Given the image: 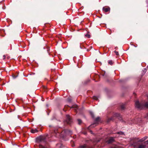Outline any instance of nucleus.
I'll list each match as a JSON object with an SVG mask.
<instances>
[{
	"label": "nucleus",
	"instance_id": "nucleus-1",
	"mask_svg": "<svg viewBox=\"0 0 148 148\" xmlns=\"http://www.w3.org/2000/svg\"><path fill=\"white\" fill-rule=\"evenodd\" d=\"M135 107L139 110H141L144 108H148V102L140 103L138 101H136L135 103Z\"/></svg>",
	"mask_w": 148,
	"mask_h": 148
},
{
	"label": "nucleus",
	"instance_id": "nucleus-2",
	"mask_svg": "<svg viewBox=\"0 0 148 148\" xmlns=\"http://www.w3.org/2000/svg\"><path fill=\"white\" fill-rule=\"evenodd\" d=\"M46 138L44 136H40L36 138V141L38 143L45 142Z\"/></svg>",
	"mask_w": 148,
	"mask_h": 148
},
{
	"label": "nucleus",
	"instance_id": "nucleus-3",
	"mask_svg": "<svg viewBox=\"0 0 148 148\" xmlns=\"http://www.w3.org/2000/svg\"><path fill=\"white\" fill-rule=\"evenodd\" d=\"M72 119L71 118L70 116L69 115H66V119L65 121V122L70 125L72 122Z\"/></svg>",
	"mask_w": 148,
	"mask_h": 148
},
{
	"label": "nucleus",
	"instance_id": "nucleus-4",
	"mask_svg": "<svg viewBox=\"0 0 148 148\" xmlns=\"http://www.w3.org/2000/svg\"><path fill=\"white\" fill-rule=\"evenodd\" d=\"M114 141V139L113 138L111 137L109 138L108 140H106L108 143H110Z\"/></svg>",
	"mask_w": 148,
	"mask_h": 148
},
{
	"label": "nucleus",
	"instance_id": "nucleus-5",
	"mask_svg": "<svg viewBox=\"0 0 148 148\" xmlns=\"http://www.w3.org/2000/svg\"><path fill=\"white\" fill-rule=\"evenodd\" d=\"M110 8L109 7L107 8L103 7V11H104L105 12H107L109 11H110Z\"/></svg>",
	"mask_w": 148,
	"mask_h": 148
},
{
	"label": "nucleus",
	"instance_id": "nucleus-6",
	"mask_svg": "<svg viewBox=\"0 0 148 148\" xmlns=\"http://www.w3.org/2000/svg\"><path fill=\"white\" fill-rule=\"evenodd\" d=\"M148 138V137L147 136H145L143 138H142L140 139L139 140V142H143L146 140V139H147Z\"/></svg>",
	"mask_w": 148,
	"mask_h": 148
},
{
	"label": "nucleus",
	"instance_id": "nucleus-7",
	"mask_svg": "<svg viewBox=\"0 0 148 148\" xmlns=\"http://www.w3.org/2000/svg\"><path fill=\"white\" fill-rule=\"evenodd\" d=\"M38 132V130L36 129H32L31 130V132L32 133H37V132Z\"/></svg>",
	"mask_w": 148,
	"mask_h": 148
},
{
	"label": "nucleus",
	"instance_id": "nucleus-8",
	"mask_svg": "<svg viewBox=\"0 0 148 148\" xmlns=\"http://www.w3.org/2000/svg\"><path fill=\"white\" fill-rule=\"evenodd\" d=\"M146 145L143 144H141L138 147V148H145Z\"/></svg>",
	"mask_w": 148,
	"mask_h": 148
},
{
	"label": "nucleus",
	"instance_id": "nucleus-9",
	"mask_svg": "<svg viewBox=\"0 0 148 148\" xmlns=\"http://www.w3.org/2000/svg\"><path fill=\"white\" fill-rule=\"evenodd\" d=\"M66 134H71L72 133V132L71 131L69 130H64Z\"/></svg>",
	"mask_w": 148,
	"mask_h": 148
},
{
	"label": "nucleus",
	"instance_id": "nucleus-10",
	"mask_svg": "<svg viewBox=\"0 0 148 148\" xmlns=\"http://www.w3.org/2000/svg\"><path fill=\"white\" fill-rule=\"evenodd\" d=\"M86 145H84L81 146L79 148H86Z\"/></svg>",
	"mask_w": 148,
	"mask_h": 148
},
{
	"label": "nucleus",
	"instance_id": "nucleus-11",
	"mask_svg": "<svg viewBox=\"0 0 148 148\" xmlns=\"http://www.w3.org/2000/svg\"><path fill=\"white\" fill-rule=\"evenodd\" d=\"M77 121L79 124H80L82 123V121L80 119H78Z\"/></svg>",
	"mask_w": 148,
	"mask_h": 148
},
{
	"label": "nucleus",
	"instance_id": "nucleus-12",
	"mask_svg": "<svg viewBox=\"0 0 148 148\" xmlns=\"http://www.w3.org/2000/svg\"><path fill=\"white\" fill-rule=\"evenodd\" d=\"M99 120H100L99 117H97L95 119V121L96 122H98L99 121Z\"/></svg>",
	"mask_w": 148,
	"mask_h": 148
},
{
	"label": "nucleus",
	"instance_id": "nucleus-13",
	"mask_svg": "<svg viewBox=\"0 0 148 148\" xmlns=\"http://www.w3.org/2000/svg\"><path fill=\"white\" fill-rule=\"evenodd\" d=\"M85 36L86 37H87L88 38H89L90 37V35L89 34H87L85 35Z\"/></svg>",
	"mask_w": 148,
	"mask_h": 148
},
{
	"label": "nucleus",
	"instance_id": "nucleus-14",
	"mask_svg": "<svg viewBox=\"0 0 148 148\" xmlns=\"http://www.w3.org/2000/svg\"><path fill=\"white\" fill-rule=\"evenodd\" d=\"M39 148H45V147L41 145H39Z\"/></svg>",
	"mask_w": 148,
	"mask_h": 148
},
{
	"label": "nucleus",
	"instance_id": "nucleus-15",
	"mask_svg": "<svg viewBox=\"0 0 148 148\" xmlns=\"http://www.w3.org/2000/svg\"><path fill=\"white\" fill-rule=\"evenodd\" d=\"M108 63L110 65L112 64V62L111 60H110L108 61Z\"/></svg>",
	"mask_w": 148,
	"mask_h": 148
},
{
	"label": "nucleus",
	"instance_id": "nucleus-16",
	"mask_svg": "<svg viewBox=\"0 0 148 148\" xmlns=\"http://www.w3.org/2000/svg\"><path fill=\"white\" fill-rule=\"evenodd\" d=\"M120 116V115L118 113H116L115 114V116H116L117 117H119Z\"/></svg>",
	"mask_w": 148,
	"mask_h": 148
},
{
	"label": "nucleus",
	"instance_id": "nucleus-17",
	"mask_svg": "<svg viewBox=\"0 0 148 148\" xmlns=\"http://www.w3.org/2000/svg\"><path fill=\"white\" fill-rule=\"evenodd\" d=\"M125 108V106L124 105H122L121 106V108L123 110Z\"/></svg>",
	"mask_w": 148,
	"mask_h": 148
},
{
	"label": "nucleus",
	"instance_id": "nucleus-18",
	"mask_svg": "<svg viewBox=\"0 0 148 148\" xmlns=\"http://www.w3.org/2000/svg\"><path fill=\"white\" fill-rule=\"evenodd\" d=\"M114 52L116 55H119V53L118 52L116 51H114Z\"/></svg>",
	"mask_w": 148,
	"mask_h": 148
},
{
	"label": "nucleus",
	"instance_id": "nucleus-19",
	"mask_svg": "<svg viewBox=\"0 0 148 148\" xmlns=\"http://www.w3.org/2000/svg\"><path fill=\"white\" fill-rule=\"evenodd\" d=\"M118 134H119L122 135V134H123V133L122 132H118Z\"/></svg>",
	"mask_w": 148,
	"mask_h": 148
},
{
	"label": "nucleus",
	"instance_id": "nucleus-20",
	"mask_svg": "<svg viewBox=\"0 0 148 148\" xmlns=\"http://www.w3.org/2000/svg\"><path fill=\"white\" fill-rule=\"evenodd\" d=\"M93 98L94 99L97 100V98L96 97H93Z\"/></svg>",
	"mask_w": 148,
	"mask_h": 148
},
{
	"label": "nucleus",
	"instance_id": "nucleus-21",
	"mask_svg": "<svg viewBox=\"0 0 148 148\" xmlns=\"http://www.w3.org/2000/svg\"><path fill=\"white\" fill-rule=\"evenodd\" d=\"M77 106H72V108H77Z\"/></svg>",
	"mask_w": 148,
	"mask_h": 148
},
{
	"label": "nucleus",
	"instance_id": "nucleus-22",
	"mask_svg": "<svg viewBox=\"0 0 148 148\" xmlns=\"http://www.w3.org/2000/svg\"><path fill=\"white\" fill-rule=\"evenodd\" d=\"M90 114H91V115L92 117H93L94 116H93V113L92 112H91Z\"/></svg>",
	"mask_w": 148,
	"mask_h": 148
},
{
	"label": "nucleus",
	"instance_id": "nucleus-23",
	"mask_svg": "<svg viewBox=\"0 0 148 148\" xmlns=\"http://www.w3.org/2000/svg\"><path fill=\"white\" fill-rule=\"evenodd\" d=\"M5 55H4L3 56V60L5 59Z\"/></svg>",
	"mask_w": 148,
	"mask_h": 148
},
{
	"label": "nucleus",
	"instance_id": "nucleus-24",
	"mask_svg": "<svg viewBox=\"0 0 148 148\" xmlns=\"http://www.w3.org/2000/svg\"><path fill=\"white\" fill-rule=\"evenodd\" d=\"M116 146H115L114 147H112L111 148H116Z\"/></svg>",
	"mask_w": 148,
	"mask_h": 148
},
{
	"label": "nucleus",
	"instance_id": "nucleus-25",
	"mask_svg": "<svg viewBox=\"0 0 148 148\" xmlns=\"http://www.w3.org/2000/svg\"><path fill=\"white\" fill-rule=\"evenodd\" d=\"M95 125V124H93V125H91L90 126V127H93V125Z\"/></svg>",
	"mask_w": 148,
	"mask_h": 148
},
{
	"label": "nucleus",
	"instance_id": "nucleus-26",
	"mask_svg": "<svg viewBox=\"0 0 148 148\" xmlns=\"http://www.w3.org/2000/svg\"><path fill=\"white\" fill-rule=\"evenodd\" d=\"M90 133H91V134H92V131H90Z\"/></svg>",
	"mask_w": 148,
	"mask_h": 148
},
{
	"label": "nucleus",
	"instance_id": "nucleus-27",
	"mask_svg": "<svg viewBox=\"0 0 148 148\" xmlns=\"http://www.w3.org/2000/svg\"><path fill=\"white\" fill-rule=\"evenodd\" d=\"M146 142H147L148 143V140H147V141Z\"/></svg>",
	"mask_w": 148,
	"mask_h": 148
},
{
	"label": "nucleus",
	"instance_id": "nucleus-28",
	"mask_svg": "<svg viewBox=\"0 0 148 148\" xmlns=\"http://www.w3.org/2000/svg\"><path fill=\"white\" fill-rule=\"evenodd\" d=\"M72 146L73 147V146H74V145H72Z\"/></svg>",
	"mask_w": 148,
	"mask_h": 148
},
{
	"label": "nucleus",
	"instance_id": "nucleus-29",
	"mask_svg": "<svg viewBox=\"0 0 148 148\" xmlns=\"http://www.w3.org/2000/svg\"><path fill=\"white\" fill-rule=\"evenodd\" d=\"M147 97H148V95L147 96Z\"/></svg>",
	"mask_w": 148,
	"mask_h": 148
},
{
	"label": "nucleus",
	"instance_id": "nucleus-30",
	"mask_svg": "<svg viewBox=\"0 0 148 148\" xmlns=\"http://www.w3.org/2000/svg\"><path fill=\"white\" fill-rule=\"evenodd\" d=\"M147 67H148V65Z\"/></svg>",
	"mask_w": 148,
	"mask_h": 148
}]
</instances>
